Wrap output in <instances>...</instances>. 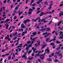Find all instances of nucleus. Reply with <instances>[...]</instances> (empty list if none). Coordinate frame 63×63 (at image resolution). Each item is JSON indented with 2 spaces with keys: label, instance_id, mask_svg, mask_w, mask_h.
<instances>
[{
  "label": "nucleus",
  "instance_id": "56",
  "mask_svg": "<svg viewBox=\"0 0 63 63\" xmlns=\"http://www.w3.org/2000/svg\"><path fill=\"white\" fill-rule=\"evenodd\" d=\"M18 9V8L17 7H16L15 8V10H17Z\"/></svg>",
  "mask_w": 63,
  "mask_h": 63
},
{
  "label": "nucleus",
  "instance_id": "58",
  "mask_svg": "<svg viewBox=\"0 0 63 63\" xmlns=\"http://www.w3.org/2000/svg\"><path fill=\"white\" fill-rule=\"evenodd\" d=\"M62 22V21H59V24H61V22Z\"/></svg>",
  "mask_w": 63,
  "mask_h": 63
},
{
  "label": "nucleus",
  "instance_id": "30",
  "mask_svg": "<svg viewBox=\"0 0 63 63\" xmlns=\"http://www.w3.org/2000/svg\"><path fill=\"white\" fill-rule=\"evenodd\" d=\"M47 52L48 53H49V50L48 49V48H47Z\"/></svg>",
  "mask_w": 63,
  "mask_h": 63
},
{
  "label": "nucleus",
  "instance_id": "9",
  "mask_svg": "<svg viewBox=\"0 0 63 63\" xmlns=\"http://www.w3.org/2000/svg\"><path fill=\"white\" fill-rule=\"evenodd\" d=\"M25 32H22V36H24V35L25 34H26L27 33V31H25Z\"/></svg>",
  "mask_w": 63,
  "mask_h": 63
},
{
  "label": "nucleus",
  "instance_id": "48",
  "mask_svg": "<svg viewBox=\"0 0 63 63\" xmlns=\"http://www.w3.org/2000/svg\"><path fill=\"white\" fill-rule=\"evenodd\" d=\"M59 60H58L55 59V62H59Z\"/></svg>",
  "mask_w": 63,
  "mask_h": 63
},
{
  "label": "nucleus",
  "instance_id": "7",
  "mask_svg": "<svg viewBox=\"0 0 63 63\" xmlns=\"http://www.w3.org/2000/svg\"><path fill=\"white\" fill-rule=\"evenodd\" d=\"M41 52V51H39V52L38 53V54H37L35 56V57H37V56H40V54H39V53Z\"/></svg>",
  "mask_w": 63,
  "mask_h": 63
},
{
  "label": "nucleus",
  "instance_id": "16",
  "mask_svg": "<svg viewBox=\"0 0 63 63\" xmlns=\"http://www.w3.org/2000/svg\"><path fill=\"white\" fill-rule=\"evenodd\" d=\"M10 19H7L4 21V23H6L7 22H8V21H10Z\"/></svg>",
  "mask_w": 63,
  "mask_h": 63
},
{
  "label": "nucleus",
  "instance_id": "20",
  "mask_svg": "<svg viewBox=\"0 0 63 63\" xmlns=\"http://www.w3.org/2000/svg\"><path fill=\"white\" fill-rule=\"evenodd\" d=\"M32 34L33 35H34V36H35V35H36L37 34V32H33L32 33Z\"/></svg>",
  "mask_w": 63,
  "mask_h": 63
},
{
  "label": "nucleus",
  "instance_id": "32",
  "mask_svg": "<svg viewBox=\"0 0 63 63\" xmlns=\"http://www.w3.org/2000/svg\"><path fill=\"white\" fill-rule=\"evenodd\" d=\"M60 48V47H59L58 48H57L56 49V50H59V49Z\"/></svg>",
  "mask_w": 63,
  "mask_h": 63
},
{
  "label": "nucleus",
  "instance_id": "49",
  "mask_svg": "<svg viewBox=\"0 0 63 63\" xmlns=\"http://www.w3.org/2000/svg\"><path fill=\"white\" fill-rule=\"evenodd\" d=\"M11 56H9L8 57V58L9 60H10V59H11Z\"/></svg>",
  "mask_w": 63,
  "mask_h": 63
},
{
  "label": "nucleus",
  "instance_id": "6",
  "mask_svg": "<svg viewBox=\"0 0 63 63\" xmlns=\"http://www.w3.org/2000/svg\"><path fill=\"white\" fill-rule=\"evenodd\" d=\"M45 20H46V19H42L41 20V22H42L43 21V22H44V23H45L46 22H48V21H45Z\"/></svg>",
  "mask_w": 63,
  "mask_h": 63
},
{
  "label": "nucleus",
  "instance_id": "8",
  "mask_svg": "<svg viewBox=\"0 0 63 63\" xmlns=\"http://www.w3.org/2000/svg\"><path fill=\"white\" fill-rule=\"evenodd\" d=\"M37 24H35L34 25V27H36V28H37V29H39L40 28V27H39V26H37Z\"/></svg>",
  "mask_w": 63,
  "mask_h": 63
},
{
  "label": "nucleus",
  "instance_id": "44",
  "mask_svg": "<svg viewBox=\"0 0 63 63\" xmlns=\"http://www.w3.org/2000/svg\"><path fill=\"white\" fill-rule=\"evenodd\" d=\"M29 47H32V44H29Z\"/></svg>",
  "mask_w": 63,
  "mask_h": 63
},
{
  "label": "nucleus",
  "instance_id": "42",
  "mask_svg": "<svg viewBox=\"0 0 63 63\" xmlns=\"http://www.w3.org/2000/svg\"><path fill=\"white\" fill-rule=\"evenodd\" d=\"M34 2H35V1H34V0H32L31 1V3H34Z\"/></svg>",
  "mask_w": 63,
  "mask_h": 63
},
{
  "label": "nucleus",
  "instance_id": "21",
  "mask_svg": "<svg viewBox=\"0 0 63 63\" xmlns=\"http://www.w3.org/2000/svg\"><path fill=\"white\" fill-rule=\"evenodd\" d=\"M50 45H51V46H54L55 45V44L54 43H50Z\"/></svg>",
  "mask_w": 63,
  "mask_h": 63
},
{
  "label": "nucleus",
  "instance_id": "14",
  "mask_svg": "<svg viewBox=\"0 0 63 63\" xmlns=\"http://www.w3.org/2000/svg\"><path fill=\"white\" fill-rule=\"evenodd\" d=\"M17 34V32H16L15 33H14L13 34V36H15Z\"/></svg>",
  "mask_w": 63,
  "mask_h": 63
},
{
  "label": "nucleus",
  "instance_id": "5",
  "mask_svg": "<svg viewBox=\"0 0 63 63\" xmlns=\"http://www.w3.org/2000/svg\"><path fill=\"white\" fill-rule=\"evenodd\" d=\"M40 41H39L38 42V43L37 44H35V46H36V47H39V46L40 45Z\"/></svg>",
  "mask_w": 63,
  "mask_h": 63
},
{
  "label": "nucleus",
  "instance_id": "37",
  "mask_svg": "<svg viewBox=\"0 0 63 63\" xmlns=\"http://www.w3.org/2000/svg\"><path fill=\"white\" fill-rule=\"evenodd\" d=\"M46 14H52V12H46Z\"/></svg>",
  "mask_w": 63,
  "mask_h": 63
},
{
  "label": "nucleus",
  "instance_id": "47",
  "mask_svg": "<svg viewBox=\"0 0 63 63\" xmlns=\"http://www.w3.org/2000/svg\"><path fill=\"white\" fill-rule=\"evenodd\" d=\"M55 34L56 35V36H57V35H58V33L56 31L55 32Z\"/></svg>",
  "mask_w": 63,
  "mask_h": 63
},
{
  "label": "nucleus",
  "instance_id": "2",
  "mask_svg": "<svg viewBox=\"0 0 63 63\" xmlns=\"http://www.w3.org/2000/svg\"><path fill=\"white\" fill-rule=\"evenodd\" d=\"M46 29L47 30V31H49L50 30V29L48 28H46L44 29H42L41 30H39L40 31H45Z\"/></svg>",
  "mask_w": 63,
  "mask_h": 63
},
{
  "label": "nucleus",
  "instance_id": "57",
  "mask_svg": "<svg viewBox=\"0 0 63 63\" xmlns=\"http://www.w3.org/2000/svg\"><path fill=\"white\" fill-rule=\"evenodd\" d=\"M40 19V17H37L36 18V20H39V19Z\"/></svg>",
  "mask_w": 63,
  "mask_h": 63
},
{
  "label": "nucleus",
  "instance_id": "55",
  "mask_svg": "<svg viewBox=\"0 0 63 63\" xmlns=\"http://www.w3.org/2000/svg\"><path fill=\"white\" fill-rule=\"evenodd\" d=\"M58 28H59L60 29H61V30H62V29H61V28L60 27H59Z\"/></svg>",
  "mask_w": 63,
  "mask_h": 63
},
{
  "label": "nucleus",
  "instance_id": "27",
  "mask_svg": "<svg viewBox=\"0 0 63 63\" xmlns=\"http://www.w3.org/2000/svg\"><path fill=\"white\" fill-rule=\"evenodd\" d=\"M29 11H30V12H32L33 11V10L31 8H30L29 10Z\"/></svg>",
  "mask_w": 63,
  "mask_h": 63
},
{
  "label": "nucleus",
  "instance_id": "52",
  "mask_svg": "<svg viewBox=\"0 0 63 63\" xmlns=\"http://www.w3.org/2000/svg\"><path fill=\"white\" fill-rule=\"evenodd\" d=\"M47 35L48 36V35H50L51 34V33H48V34H47Z\"/></svg>",
  "mask_w": 63,
  "mask_h": 63
},
{
  "label": "nucleus",
  "instance_id": "10",
  "mask_svg": "<svg viewBox=\"0 0 63 63\" xmlns=\"http://www.w3.org/2000/svg\"><path fill=\"white\" fill-rule=\"evenodd\" d=\"M22 57H23V58H24L25 60H26V59H27V57H26V55H23L22 56Z\"/></svg>",
  "mask_w": 63,
  "mask_h": 63
},
{
  "label": "nucleus",
  "instance_id": "61",
  "mask_svg": "<svg viewBox=\"0 0 63 63\" xmlns=\"http://www.w3.org/2000/svg\"><path fill=\"white\" fill-rule=\"evenodd\" d=\"M63 6V4H61L60 5V7H61Z\"/></svg>",
  "mask_w": 63,
  "mask_h": 63
},
{
  "label": "nucleus",
  "instance_id": "41",
  "mask_svg": "<svg viewBox=\"0 0 63 63\" xmlns=\"http://www.w3.org/2000/svg\"><path fill=\"white\" fill-rule=\"evenodd\" d=\"M6 26V29H8V27L9 26V25H7Z\"/></svg>",
  "mask_w": 63,
  "mask_h": 63
},
{
  "label": "nucleus",
  "instance_id": "64",
  "mask_svg": "<svg viewBox=\"0 0 63 63\" xmlns=\"http://www.w3.org/2000/svg\"><path fill=\"white\" fill-rule=\"evenodd\" d=\"M12 16H15V13L12 14Z\"/></svg>",
  "mask_w": 63,
  "mask_h": 63
},
{
  "label": "nucleus",
  "instance_id": "45",
  "mask_svg": "<svg viewBox=\"0 0 63 63\" xmlns=\"http://www.w3.org/2000/svg\"><path fill=\"white\" fill-rule=\"evenodd\" d=\"M16 39H17V37H14L13 39L14 40H15Z\"/></svg>",
  "mask_w": 63,
  "mask_h": 63
},
{
  "label": "nucleus",
  "instance_id": "22",
  "mask_svg": "<svg viewBox=\"0 0 63 63\" xmlns=\"http://www.w3.org/2000/svg\"><path fill=\"white\" fill-rule=\"evenodd\" d=\"M59 36H61V35L63 34V32H59Z\"/></svg>",
  "mask_w": 63,
  "mask_h": 63
},
{
  "label": "nucleus",
  "instance_id": "63",
  "mask_svg": "<svg viewBox=\"0 0 63 63\" xmlns=\"http://www.w3.org/2000/svg\"><path fill=\"white\" fill-rule=\"evenodd\" d=\"M52 5H53V4H50L49 5V7H50V6H52Z\"/></svg>",
  "mask_w": 63,
  "mask_h": 63
},
{
  "label": "nucleus",
  "instance_id": "59",
  "mask_svg": "<svg viewBox=\"0 0 63 63\" xmlns=\"http://www.w3.org/2000/svg\"><path fill=\"white\" fill-rule=\"evenodd\" d=\"M47 3V1H45L44 2V4H46Z\"/></svg>",
  "mask_w": 63,
  "mask_h": 63
},
{
  "label": "nucleus",
  "instance_id": "51",
  "mask_svg": "<svg viewBox=\"0 0 63 63\" xmlns=\"http://www.w3.org/2000/svg\"><path fill=\"white\" fill-rule=\"evenodd\" d=\"M28 44H26L25 45H24V46H23V47H25V46H27Z\"/></svg>",
  "mask_w": 63,
  "mask_h": 63
},
{
  "label": "nucleus",
  "instance_id": "50",
  "mask_svg": "<svg viewBox=\"0 0 63 63\" xmlns=\"http://www.w3.org/2000/svg\"><path fill=\"white\" fill-rule=\"evenodd\" d=\"M18 49L19 50L18 51H20L21 50V49L20 48H18Z\"/></svg>",
  "mask_w": 63,
  "mask_h": 63
},
{
  "label": "nucleus",
  "instance_id": "28",
  "mask_svg": "<svg viewBox=\"0 0 63 63\" xmlns=\"http://www.w3.org/2000/svg\"><path fill=\"white\" fill-rule=\"evenodd\" d=\"M56 43L57 44H60V42L57 41H56Z\"/></svg>",
  "mask_w": 63,
  "mask_h": 63
},
{
  "label": "nucleus",
  "instance_id": "24",
  "mask_svg": "<svg viewBox=\"0 0 63 63\" xmlns=\"http://www.w3.org/2000/svg\"><path fill=\"white\" fill-rule=\"evenodd\" d=\"M44 14V12H42L41 13V14L40 15V16H43Z\"/></svg>",
  "mask_w": 63,
  "mask_h": 63
},
{
  "label": "nucleus",
  "instance_id": "40",
  "mask_svg": "<svg viewBox=\"0 0 63 63\" xmlns=\"http://www.w3.org/2000/svg\"><path fill=\"white\" fill-rule=\"evenodd\" d=\"M31 52H32V50H30V51H29L28 53V54H30V53Z\"/></svg>",
  "mask_w": 63,
  "mask_h": 63
},
{
  "label": "nucleus",
  "instance_id": "19",
  "mask_svg": "<svg viewBox=\"0 0 63 63\" xmlns=\"http://www.w3.org/2000/svg\"><path fill=\"white\" fill-rule=\"evenodd\" d=\"M60 52H61V51H60L59 52H56L55 54H59Z\"/></svg>",
  "mask_w": 63,
  "mask_h": 63
},
{
  "label": "nucleus",
  "instance_id": "31",
  "mask_svg": "<svg viewBox=\"0 0 63 63\" xmlns=\"http://www.w3.org/2000/svg\"><path fill=\"white\" fill-rule=\"evenodd\" d=\"M47 32H46L45 33H43L42 34L43 35H46V34H47Z\"/></svg>",
  "mask_w": 63,
  "mask_h": 63
},
{
  "label": "nucleus",
  "instance_id": "25",
  "mask_svg": "<svg viewBox=\"0 0 63 63\" xmlns=\"http://www.w3.org/2000/svg\"><path fill=\"white\" fill-rule=\"evenodd\" d=\"M48 40H50V39L49 38H47L46 39V41L47 42H48Z\"/></svg>",
  "mask_w": 63,
  "mask_h": 63
},
{
  "label": "nucleus",
  "instance_id": "39",
  "mask_svg": "<svg viewBox=\"0 0 63 63\" xmlns=\"http://www.w3.org/2000/svg\"><path fill=\"white\" fill-rule=\"evenodd\" d=\"M30 43H31V41H29L27 42V43L28 44H30Z\"/></svg>",
  "mask_w": 63,
  "mask_h": 63
},
{
  "label": "nucleus",
  "instance_id": "46",
  "mask_svg": "<svg viewBox=\"0 0 63 63\" xmlns=\"http://www.w3.org/2000/svg\"><path fill=\"white\" fill-rule=\"evenodd\" d=\"M22 45H23V44H20L19 45H20V47H22Z\"/></svg>",
  "mask_w": 63,
  "mask_h": 63
},
{
  "label": "nucleus",
  "instance_id": "26",
  "mask_svg": "<svg viewBox=\"0 0 63 63\" xmlns=\"http://www.w3.org/2000/svg\"><path fill=\"white\" fill-rule=\"evenodd\" d=\"M51 22H52V21H50L49 23H48V25H51Z\"/></svg>",
  "mask_w": 63,
  "mask_h": 63
},
{
  "label": "nucleus",
  "instance_id": "60",
  "mask_svg": "<svg viewBox=\"0 0 63 63\" xmlns=\"http://www.w3.org/2000/svg\"><path fill=\"white\" fill-rule=\"evenodd\" d=\"M40 33H41V32H37V34H40Z\"/></svg>",
  "mask_w": 63,
  "mask_h": 63
},
{
  "label": "nucleus",
  "instance_id": "3",
  "mask_svg": "<svg viewBox=\"0 0 63 63\" xmlns=\"http://www.w3.org/2000/svg\"><path fill=\"white\" fill-rule=\"evenodd\" d=\"M30 21V20L29 19H27L26 20L24 21L23 22L24 24H25V25H26V23H27V22H29Z\"/></svg>",
  "mask_w": 63,
  "mask_h": 63
},
{
  "label": "nucleus",
  "instance_id": "11",
  "mask_svg": "<svg viewBox=\"0 0 63 63\" xmlns=\"http://www.w3.org/2000/svg\"><path fill=\"white\" fill-rule=\"evenodd\" d=\"M43 0H39V1H38L37 3V4H40V3H41V2H42L43 1Z\"/></svg>",
  "mask_w": 63,
  "mask_h": 63
},
{
  "label": "nucleus",
  "instance_id": "18",
  "mask_svg": "<svg viewBox=\"0 0 63 63\" xmlns=\"http://www.w3.org/2000/svg\"><path fill=\"white\" fill-rule=\"evenodd\" d=\"M47 60L48 61L51 62L52 61V59L50 58H49L48 59H47Z\"/></svg>",
  "mask_w": 63,
  "mask_h": 63
},
{
  "label": "nucleus",
  "instance_id": "12",
  "mask_svg": "<svg viewBox=\"0 0 63 63\" xmlns=\"http://www.w3.org/2000/svg\"><path fill=\"white\" fill-rule=\"evenodd\" d=\"M62 15L63 16V12H62L61 13H60L59 14V16H62Z\"/></svg>",
  "mask_w": 63,
  "mask_h": 63
},
{
  "label": "nucleus",
  "instance_id": "54",
  "mask_svg": "<svg viewBox=\"0 0 63 63\" xmlns=\"http://www.w3.org/2000/svg\"><path fill=\"white\" fill-rule=\"evenodd\" d=\"M17 18L16 16H15V17H14V19H16V18Z\"/></svg>",
  "mask_w": 63,
  "mask_h": 63
},
{
  "label": "nucleus",
  "instance_id": "13",
  "mask_svg": "<svg viewBox=\"0 0 63 63\" xmlns=\"http://www.w3.org/2000/svg\"><path fill=\"white\" fill-rule=\"evenodd\" d=\"M62 37L60 36V37H59V38L60 39H62L63 38V33L62 35H61Z\"/></svg>",
  "mask_w": 63,
  "mask_h": 63
},
{
  "label": "nucleus",
  "instance_id": "34",
  "mask_svg": "<svg viewBox=\"0 0 63 63\" xmlns=\"http://www.w3.org/2000/svg\"><path fill=\"white\" fill-rule=\"evenodd\" d=\"M33 59V57L31 58H28V59H29V60H32V59Z\"/></svg>",
  "mask_w": 63,
  "mask_h": 63
},
{
  "label": "nucleus",
  "instance_id": "38",
  "mask_svg": "<svg viewBox=\"0 0 63 63\" xmlns=\"http://www.w3.org/2000/svg\"><path fill=\"white\" fill-rule=\"evenodd\" d=\"M42 47H46V46H47V44H45L44 45H42Z\"/></svg>",
  "mask_w": 63,
  "mask_h": 63
},
{
  "label": "nucleus",
  "instance_id": "23",
  "mask_svg": "<svg viewBox=\"0 0 63 63\" xmlns=\"http://www.w3.org/2000/svg\"><path fill=\"white\" fill-rule=\"evenodd\" d=\"M56 37L55 36L54 37V39H52V41H55V40H56Z\"/></svg>",
  "mask_w": 63,
  "mask_h": 63
},
{
  "label": "nucleus",
  "instance_id": "43",
  "mask_svg": "<svg viewBox=\"0 0 63 63\" xmlns=\"http://www.w3.org/2000/svg\"><path fill=\"white\" fill-rule=\"evenodd\" d=\"M13 13H18V12H16V10H14L13 11Z\"/></svg>",
  "mask_w": 63,
  "mask_h": 63
},
{
  "label": "nucleus",
  "instance_id": "33",
  "mask_svg": "<svg viewBox=\"0 0 63 63\" xmlns=\"http://www.w3.org/2000/svg\"><path fill=\"white\" fill-rule=\"evenodd\" d=\"M47 36H48V35H47H47L44 36V37L46 38H47Z\"/></svg>",
  "mask_w": 63,
  "mask_h": 63
},
{
  "label": "nucleus",
  "instance_id": "53",
  "mask_svg": "<svg viewBox=\"0 0 63 63\" xmlns=\"http://www.w3.org/2000/svg\"><path fill=\"white\" fill-rule=\"evenodd\" d=\"M40 12H41L40 11H38V12H37L36 13V14H38L39 13H40Z\"/></svg>",
  "mask_w": 63,
  "mask_h": 63
},
{
  "label": "nucleus",
  "instance_id": "1",
  "mask_svg": "<svg viewBox=\"0 0 63 63\" xmlns=\"http://www.w3.org/2000/svg\"><path fill=\"white\" fill-rule=\"evenodd\" d=\"M38 38V37H35L34 38L32 39V37H30V39L31 40V42H32V43H31V44H33L34 43L33 42H34L35 41V39H37Z\"/></svg>",
  "mask_w": 63,
  "mask_h": 63
},
{
  "label": "nucleus",
  "instance_id": "62",
  "mask_svg": "<svg viewBox=\"0 0 63 63\" xmlns=\"http://www.w3.org/2000/svg\"><path fill=\"white\" fill-rule=\"evenodd\" d=\"M23 16H21L20 17V18L21 19V18H23Z\"/></svg>",
  "mask_w": 63,
  "mask_h": 63
},
{
  "label": "nucleus",
  "instance_id": "17",
  "mask_svg": "<svg viewBox=\"0 0 63 63\" xmlns=\"http://www.w3.org/2000/svg\"><path fill=\"white\" fill-rule=\"evenodd\" d=\"M21 27L22 28H24V27H25V26L24 25V24H21Z\"/></svg>",
  "mask_w": 63,
  "mask_h": 63
},
{
  "label": "nucleus",
  "instance_id": "36",
  "mask_svg": "<svg viewBox=\"0 0 63 63\" xmlns=\"http://www.w3.org/2000/svg\"><path fill=\"white\" fill-rule=\"evenodd\" d=\"M35 5H36V4L34 3L32 5V6H33V7H34L35 6Z\"/></svg>",
  "mask_w": 63,
  "mask_h": 63
},
{
  "label": "nucleus",
  "instance_id": "15",
  "mask_svg": "<svg viewBox=\"0 0 63 63\" xmlns=\"http://www.w3.org/2000/svg\"><path fill=\"white\" fill-rule=\"evenodd\" d=\"M5 39H8L9 41H10L11 39L10 38L7 37H6L5 38Z\"/></svg>",
  "mask_w": 63,
  "mask_h": 63
},
{
  "label": "nucleus",
  "instance_id": "4",
  "mask_svg": "<svg viewBox=\"0 0 63 63\" xmlns=\"http://www.w3.org/2000/svg\"><path fill=\"white\" fill-rule=\"evenodd\" d=\"M44 55H45V54L40 55V57L41 59H42V60H43V59H44Z\"/></svg>",
  "mask_w": 63,
  "mask_h": 63
},
{
  "label": "nucleus",
  "instance_id": "35",
  "mask_svg": "<svg viewBox=\"0 0 63 63\" xmlns=\"http://www.w3.org/2000/svg\"><path fill=\"white\" fill-rule=\"evenodd\" d=\"M21 14H22V12H19V14H18V16H20V15Z\"/></svg>",
  "mask_w": 63,
  "mask_h": 63
},
{
  "label": "nucleus",
  "instance_id": "29",
  "mask_svg": "<svg viewBox=\"0 0 63 63\" xmlns=\"http://www.w3.org/2000/svg\"><path fill=\"white\" fill-rule=\"evenodd\" d=\"M28 14L29 15H31L32 14V12L31 11H29L28 13Z\"/></svg>",
  "mask_w": 63,
  "mask_h": 63
}]
</instances>
